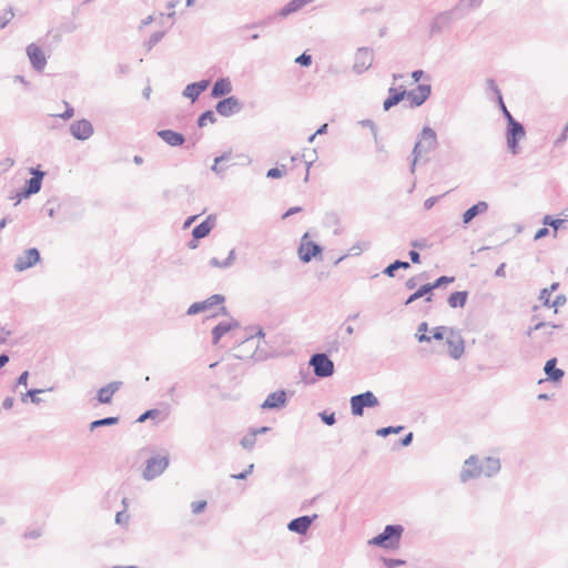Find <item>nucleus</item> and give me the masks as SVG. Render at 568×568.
Returning <instances> with one entry per match:
<instances>
[{
    "label": "nucleus",
    "mask_w": 568,
    "mask_h": 568,
    "mask_svg": "<svg viewBox=\"0 0 568 568\" xmlns=\"http://www.w3.org/2000/svg\"><path fill=\"white\" fill-rule=\"evenodd\" d=\"M404 532V527L399 524L386 525L384 530L368 540V544L384 549H397Z\"/></svg>",
    "instance_id": "f257e3e1"
},
{
    "label": "nucleus",
    "mask_w": 568,
    "mask_h": 568,
    "mask_svg": "<svg viewBox=\"0 0 568 568\" xmlns=\"http://www.w3.org/2000/svg\"><path fill=\"white\" fill-rule=\"evenodd\" d=\"M437 134L435 130H433L430 126H424L418 141L415 143L412 155L413 160L410 163V172H415L416 163L418 158L423 153H428L436 149L437 146Z\"/></svg>",
    "instance_id": "f03ea898"
},
{
    "label": "nucleus",
    "mask_w": 568,
    "mask_h": 568,
    "mask_svg": "<svg viewBox=\"0 0 568 568\" xmlns=\"http://www.w3.org/2000/svg\"><path fill=\"white\" fill-rule=\"evenodd\" d=\"M351 413L353 416L361 417L364 415L365 408H375L379 405V400L372 390L353 395L349 399Z\"/></svg>",
    "instance_id": "7ed1b4c3"
},
{
    "label": "nucleus",
    "mask_w": 568,
    "mask_h": 568,
    "mask_svg": "<svg viewBox=\"0 0 568 568\" xmlns=\"http://www.w3.org/2000/svg\"><path fill=\"white\" fill-rule=\"evenodd\" d=\"M526 135L524 125L516 119L509 120L506 125V142L509 152L517 155L520 152L519 141Z\"/></svg>",
    "instance_id": "20e7f679"
},
{
    "label": "nucleus",
    "mask_w": 568,
    "mask_h": 568,
    "mask_svg": "<svg viewBox=\"0 0 568 568\" xmlns=\"http://www.w3.org/2000/svg\"><path fill=\"white\" fill-rule=\"evenodd\" d=\"M308 365L313 368V373L318 378H327L334 375V362L326 353H315L311 356Z\"/></svg>",
    "instance_id": "39448f33"
},
{
    "label": "nucleus",
    "mask_w": 568,
    "mask_h": 568,
    "mask_svg": "<svg viewBox=\"0 0 568 568\" xmlns=\"http://www.w3.org/2000/svg\"><path fill=\"white\" fill-rule=\"evenodd\" d=\"M169 455L165 456H152L145 462L142 476L145 480H153L159 477L169 466Z\"/></svg>",
    "instance_id": "423d86ee"
},
{
    "label": "nucleus",
    "mask_w": 568,
    "mask_h": 568,
    "mask_svg": "<svg viewBox=\"0 0 568 568\" xmlns=\"http://www.w3.org/2000/svg\"><path fill=\"white\" fill-rule=\"evenodd\" d=\"M307 239L308 233H305L298 247V257L303 263H310L313 258L322 255L323 252V247L318 243Z\"/></svg>",
    "instance_id": "0eeeda50"
},
{
    "label": "nucleus",
    "mask_w": 568,
    "mask_h": 568,
    "mask_svg": "<svg viewBox=\"0 0 568 568\" xmlns=\"http://www.w3.org/2000/svg\"><path fill=\"white\" fill-rule=\"evenodd\" d=\"M30 174L32 176L28 179L21 187L22 196H31L33 194H37L41 190L45 172L42 171L40 166H37L30 169Z\"/></svg>",
    "instance_id": "6e6552de"
},
{
    "label": "nucleus",
    "mask_w": 568,
    "mask_h": 568,
    "mask_svg": "<svg viewBox=\"0 0 568 568\" xmlns=\"http://www.w3.org/2000/svg\"><path fill=\"white\" fill-rule=\"evenodd\" d=\"M432 94L430 84H418L415 89L406 90V98L409 101L410 108H418L423 105Z\"/></svg>",
    "instance_id": "1a4fd4ad"
},
{
    "label": "nucleus",
    "mask_w": 568,
    "mask_h": 568,
    "mask_svg": "<svg viewBox=\"0 0 568 568\" xmlns=\"http://www.w3.org/2000/svg\"><path fill=\"white\" fill-rule=\"evenodd\" d=\"M373 59L374 53L372 49L367 47L358 48L355 53L353 71L357 74H362L372 67Z\"/></svg>",
    "instance_id": "9d476101"
},
{
    "label": "nucleus",
    "mask_w": 568,
    "mask_h": 568,
    "mask_svg": "<svg viewBox=\"0 0 568 568\" xmlns=\"http://www.w3.org/2000/svg\"><path fill=\"white\" fill-rule=\"evenodd\" d=\"M41 260L40 251L37 247H31L17 257V261L14 263V268L18 272L26 271L32 266H34L37 263H39Z\"/></svg>",
    "instance_id": "9b49d317"
},
{
    "label": "nucleus",
    "mask_w": 568,
    "mask_h": 568,
    "mask_svg": "<svg viewBox=\"0 0 568 568\" xmlns=\"http://www.w3.org/2000/svg\"><path fill=\"white\" fill-rule=\"evenodd\" d=\"M242 108L243 105L241 101L234 95H230L220 100L215 105L216 112L222 116H231L236 114L242 110Z\"/></svg>",
    "instance_id": "f8f14e48"
},
{
    "label": "nucleus",
    "mask_w": 568,
    "mask_h": 568,
    "mask_svg": "<svg viewBox=\"0 0 568 568\" xmlns=\"http://www.w3.org/2000/svg\"><path fill=\"white\" fill-rule=\"evenodd\" d=\"M224 301H225L224 295L213 294L204 301L195 302V303L191 304L186 311V315H189V316L196 315L201 312L212 308L213 306L223 304Z\"/></svg>",
    "instance_id": "ddd939ff"
},
{
    "label": "nucleus",
    "mask_w": 568,
    "mask_h": 568,
    "mask_svg": "<svg viewBox=\"0 0 568 568\" xmlns=\"http://www.w3.org/2000/svg\"><path fill=\"white\" fill-rule=\"evenodd\" d=\"M318 518L317 514H314L312 516L304 515L296 517L288 521L287 529L292 532H295L297 535L304 536L307 534L311 525Z\"/></svg>",
    "instance_id": "4468645a"
},
{
    "label": "nucleus",
    "mask_w": 568,
    "mask_h": 568,
    "mask_svg": "<svg viewBox=\"0 0 568 568\" xmlns=\"http://www.w3.org/2000/svg\"><path fill=\"white\" fill-rule=\"evenodd\" d=\"M93 125L92 123L87 119H81L78 121H74L70 125V133L71 135L80 141H85L90 139L93 134Z\"/></svg>",
    "instance_id": "2eb2a0df"
},
{
    "label": "nucleus",
    "mask_w": 568,
    "mask_h": 568,
    "mask_svg": "<svg viewBox=\"0 0 568 568\" xmlns=\"http://www.w3.org/2000/svg\"><path fill=\"white\" fill-rule=\"evenodd\" d=\"M480 475H481V468L479 465V459L477 456L471 455L464 463L463 469L459 475L460 480L463 483H466L469 479L479 477Z\"/></svg>",
    "instance_id": "dca6fc26"
},
{
    "label": "nucleus",
    "mask_w": 568,
    "mask_h": 568,
    "mask_svg": "<svg viewBox=\"0 0 568 568\" xmlns=\"http://www.w3.org/2000/svg\"><path fill=\"white\" fill-rule=\"evenodd\" d=\"M448 345V354L452 358L458 359L462 357L465 351V343L463 337L454 329H449V334L446 337Z\"/></svg>",
    "instance_id": "f3484780"
},
{
    "label": "nucleus",
    "mask_w": 568,
    "mask_h": 568,
    "mask_svg": "<svg viewBox=\"0 0 568 568\" xmlns=\"http://www.w3.org/2000/svg\"><path fill=\"white\" fill-rule=\"evenodd\" d=\"M454 14L453 10L438 13L429 24V38L440 33L446 27H448L453 21Z\"/></svg>",
    "instance_id": "a211bd4d"
},
{
    "label": "nucleus",
    "mask_w": 568,
    "mask_h": 568,
    "mask_svg": "<svg viewBox=\"0 0 568 568\" xmlns=\"http://www.w3.org/2000/svg\"><path fill=\"white\" fill-rule=\"evenodd\" d=\"M26 51L32 68L36 71H42L47 64V58L42 49L36 43H30L27 47Z\"/></svg>",
    "instance_id": "6ab92c4d"
},
{
    "label": "nucleus",
    "mask_w": 568,
    "mask_h": 568,
    "mask_svg": "<svg viewBox=\"0 0 568 568\" xmlns=\"http://www.w3.org/2000/svg\"><path fill=\"white\" fill-rule=\"evenodd\" d=\"M287 403V394L284 389L273 392L267 395L261 407L263 409H281Z\"/></svg>",
    "instance_id": "aec40b11"
},
{
    "label": "nucleus",
    "mask_w": 568,
    "mask_h": 568,
    "mask_svg": "<svg viewBox=\"0 0 568 568\" xmlns=\"http://www.w3.org/2000/svg\"><path fill=\"white\" fill-rule=\"evenodd\" d=\"M210 80H201L197 82L189 83L183 90V97L191 99L192 102L196 101L199 97L209 88Z\"/></svg>",
    "instance_id": "412c9836"
},
{
    "label": "nucleus",
    "mask_w": 568,
    "mask_h": 568,
    "mask_svg": "<svg viewBox=\"0 0 568 568\" xmlns=\"http://www.w3.org/2000/svg\"><path fill=\"white\" fill-rule=\"evenodd\" d=\"M558 359L549 358L544 366V373L551 383H559L565 376V371L557 367Z\"/></svg>",
    "instance_id": "4be33fe9"
},
{
    "label": "nucleus",
    "mask_w": 568,
    "mask_h": 568,
    "mask_svg": "<svg viewBox=\"0 0 568 568\" xmlns=\"http://www.w3.org/2000/svg\"><path fill=\"white\" fill-rule=\"evenodd\" d=\"M404 98H406V89L400 85L399 88L390 87L388 89V97L383 102L384 111L390 110L397 105Z\"/></svg>",
    "instance_id": "5701e85b"
},
{
    "label": "nucleus",
    "mask_w": 568,
    "mask_h": 568,
    "mask_svg": "<svg viewBox=\"0 0 568 568\" xmlns=\"http://www.w3.org/2000/svg\"><path fill=\"white\" fill-rule=\"evenodd\" d=\"M236 327H240V323L236 320H231L230 322H220L212 329V344L217 345L223 335Z\"/></svg>",
    "instance_id": "b1692460"
},
{
    "label": "nucleus",
    "mask_w": 568,
    "mask_h": 568,
    "mask_svg": "<svg viewBox=\"0 0 568 568\" xmlns=\"http://www.w3.org/2000/svg\"><path fill=\"white\" fill-rule=\"evenodd\" d=\"M121 386L122 382L115 381L101 387L97 394L98 402L100 404H110L112 402L113 395L120 389Z\"/></svg>",
    "instance_id": "393cba45"
},
{
    "label": "nucleus",
    "mask_w": 568,
    "mask_h": 568,
    "mask_svg": "<svg viewBox=\"0 0 568 568\" xmlns=\"http://www.w3.org/2000/svg\"><path fill=\"white\" fill-rule=\"evenodd\" d=\"M158 136L170 146H182L185 142V136L182 133L171 129L158 131Z\"/></svg>",
    "instance_id": "a878e982"
},
{
    "label": "nucleus",
    "mask_w": 568,
    "mask_h": 568,
    "mask_svg": "<svg viewBox=\"0 0 568 568\" xmlns=\"http://www.w3.org/2000/svg\"><path fill=\"white\" fill-rule=\"evenodd\" d=\"M214 226H215V217L212 215H209L203 222L197 224L192 230V237H194L195 240L204 239L211 233V231L213 230Z\"/></svg>",
    "instance_id": "bb28decb"
},
{
    "label": "nucleus",
    "mask_w": 568,
    "mask_h": 568,
    "mask_svg": "<svg viewBox=\"0 0 568 568\" xmlns=\"http://www.w3.org/2000/svg\"><path fill=\"white\" fill-rule=\"evenodd\" d=\"M232 83L229 78H219L211 90V97L219 99L232 92Z\"/></svg>",
    "instance_id": "cd10ccee"
},
{
    "label": "nucleus",
    "mask_w": 568,
    "mask_h": 568,
    "mask_svg": "<svg viewBox=\"0 0 568 568\" xmlns=\"http://www.w3.org/2000/svg\"><path fill=\"white\" fill-rule=\"evenodd\" d=\"M488 211V203L478 201L463 213V223L469 224L476 216L484 214Z\"/></svg>",
    "instance_id": "c85d7f7f"
},
{
    "label": "nucleus",
    "mask_w": 568,
    "mask_h": 568,
    "mask_svg": "<svg viewBox=\"0 0 568 568\" xmlns=\"http://www.w3.org/2000/svg\"><path fill=\"white\" fill-rule=\"evenodd\" d=\"M433 292L430 290V286L428 283L426 284H423L422 286H419L413 294H410L404 305H410L412 303H414L415 301L424 297L425 302L429 303L433 301Z\"/></svg>",
    "instance_id": "c756f323"
},
{
    "label": "nucleus",
    "mask_w": 568,
    "mask_h": 568,
    "mask_svg": "<svg viewBox=\"0 0 568 568\" xmlns=\"http://www.w3.org/2000/svg\"><path fill=\"white\" fill-rule=\"evenodd\" d=\"M484 0H459L452 9L459 18L464 17L469 10L477 9L483 4Z\"/></svg>",
    "instance_id": "7c9ffc66"
},
{
    "label": "nucleus",
    "mask_w": 568,
    "mask_h": 568,
    "mask_svg": "<svg viewBox=\"0 0 568 568\" xmlns=\"http://www.w3.org/2000/svg\"><path fill=\"white\" fill-rule=\"evenodd\" d=\"M481 474H485L487 477H491L499 473L500 470V462L498 458L486 457L484 462L480 464Z\"/></svg>",
    "instance_id": "2f4dec72"
},
{
    "label": "nucleus",
    "mask_w": 568,
    "mask_h": 568,
    "mask_svg": "<svg viewBox=\"0 0 568 568\" xmlns=\"http://www.w3.org/2000/svg\"><path fill=\"white\" fill-rule=\"evenodd\" d=\"M468 295L469 294L467 291L453 292L452 294H449V296L447 298V303H448L449 307H452V308H457V307L463 308L467 303Z\"/></svg>",
    "instance_id": "473e14b6"
},
{
    "label": "nucleus",
    "mask_w": 568,
    "mask_h": 568,
    "mask_svg": "<svg viewBox=\"0 0 568 568\" xmlns=\"http://www.w3.org/2000/svg\"><path fill=\"white\" fill-rule=\"evenodd\" d=\"M323 223L327 227H334V235H341L343 233V229L341 227V219L336 212H327L324 216Z\"/></svg>",
    "instance_id": "72a5a7b5"
},
{
    "label": "nucleus",
    "mask_w": 568,
    "mask_h": 568,
    "mask_svg": "<svg viewBox=\"0 0 568 568\" xmlns=\"http://www.w3.org/2000/svg\"><path fill=\"white\" fill-rule=\"evenodd\" d=\"M409 267H410V264L408 262L402 261V260H395L394 262L388 264L383 270V274L388 277H394L397 270H399V268L408 270Z\"/></svg>",
    "instance_id": "f704fd0d"
},
{
    "label": "nucleus",
    "mask_w": 568,
    "mask_h": 568,
    "mask_svg": "<svg viewBox=\"0 0 568 568\" xmlns=\"http://www.w3.org/2000/svg\"><path fill=\"white\" fill-rule=\"evenodd\" d=\"M120 420V417L119 416H109V417H104V418H101V419H97V420H93L90 423V430L93 432L97 428H100V427H103V426H112V425H115L118 424Z\"/></svg>",
    "instance_id": "c9c22d12"
},
{
    "label": "nucleus",
    "mask_w": 568,
    "mask_h": 568,
    "mask_svg": "<svg viewBox=\"0 0 568 568\" xmlns=\"http://www.w3.org/2000/svg\"><path fill=\"white\" fill-rule=\"evenodd\" d=\"M62 203L59 202L57 199H49L44 205H43V210L47 212V214L51 217V219H54L55 217V214L58 211L61 210L62 207Z\"/></svg>",
    "instance_id": "e433bc0d"
},
{
    "label": "nucleus",
    "mask_w": 568,
    "mask_h": 568,
    "mask_svg": "<svg viewBox=\"0 0 568 568\" xmlns=\"http://www.w3.org/2000/svg\"><path fill=\"white\" fill-rule=\"evenodd\" d=\"M559 287V283L555 282L549 287H545L540 291L539 300L545 306H550V295Z\"/></svg>",
    "instance_id": "4c0bfd02"
},
{
    "label": "nucleus",
    "mask_w": 568,
    "mask_h": 568,
    "mask_svg": "<svg viewBox=\"0 0 568 568\" xmlns=\"http://www.w3.org/2000/svg\"><path fill=\"white\" fill-rule=\"evenodd\" d=\"M301 10V7L295 0H291L287 2L281 10L278 11V16L281 18H286L292 13H295Z\"/></svg>",
    "instance_id": "58836bf2"
},
{
    "label": "nucleus",
    "mask_w": 568,
    "mask_h": 568,
    "mask_svg": "<svg viewBox=\"0 0 568 568\" xmlns=\"http://www.w3.org/2000/svg\"><path fill=\"white\" fill-rule=\"evenodd\" d=\"M216 116L214 114V112L212 110H206L204 111L197 119V126L199 128H203L206 125L207 122L210 123H215L216 122Z\"/></svg>",
    "instance_id": "ea45409f"
},
{
    "label": "nucleus",
    "mask_w": 568,
    "mask_h": 568,
    "mask_svg": "<svg viewBox=\"0 0 568 568\" xmlns=\"http://www.w3.org/2000/svg\"><path fill=\"white\" fill-rule=\"evenodd\" d=\"M454 281H455L454 276L442 275L438 278H436L434 282L428 283V284H429L430 290L433 292L434 290H437V288H440L443 286H446V285L453 283Z\"/></svg>",
    "instance_id": "a19ab883"
},
{
    "label": "nucleus",
    "mask_w": 568,
    "mask_h": 568,
    "mask_svg": "<svg viewBox=\"0 0 568 568\" xmlns=\"http://www.w3.org/2000/svg\"><path fill=\"white\" fill-rule=\"evenodd\" d=\"M428 331V324L426 322H422L418 325L416 338L419 343H429L432 341V337L426 334Z\"/></svg>",
    "instance_id": "79ce46f5"
},
{
    "label": "nucleus",
    "mask_w": 568,
    "mask_h": 568,
    "mask_svg": "<svg viewBox=\"0 0 568 568\" xmlns=\"http://www.w3.org/2000/svg\"><path fill=\"white\" fill-rule=\"evenodd\" d=\"M404 428L405 427L402 426V425L382 427V428H378L376 430V435L381 436V437H387L390 434H399V433H402L404 430Z\"/></svg>",
    "instance_id": "37998d69"
},
{
    "label": "nucleus",
    "mask_w": 568,
    "mask_h": 568,
    "mask_svg": "<svg viewBox=\"0 0 568 568\" xmlns=\"http://www.w3.org/2000/svg\"><path fill=\"white\" fill-rule=\"evenodd\" d=\"M274 19H275V17H267V18H265V19H263V20H260V21H256V22H253V23H251V24H246V26L242 27V28L240 29V31H244V30H246V29H253V28H255V29H263V28H266V27H268L270 24H272V22H273V20H274Z\"/></svg>",
    "instance_id": "c03bdc74"
},
{
    "label": "nucleus",
    "mask_w": 568,
    "mask_h": 568,
    "mask_svg": "<svg viewBox=\"0 0 568 568\" xmlns=\"http://www.w3.org/2000/svg\"><path fill=\"white\" fill-rule=\"evenodd\" d=\"M256 443V433L250 430L242 439L241 445L244 449L251 450L254 448Z\"/></svg>",
    "instance_id": "a18cd8bd"
},
{
    "label": "nucleus",
    "mask_w": 568,
    "mask_h": 568,
    "mask_svg": "<svg viewBox=\"0 0 568 568\" xmlns=\"http://www.w3.org/2000/svg\"><path fill=\"white\" fill-rule=\"evenodd\" d=\"M13 17L14 12L11 7L0 12V29H4Z\"/></svg>",
    "instance_id": "49530a36"
},
{
    "label": "nucleus",
    "mask_w": 568,
    "mask_h": 568,
    "mask_svg": "<svg viewBox=\"0 0 568 568\" xmlns=\"http://www.w3.org/2000/svg\"><path fill=\"white\" fill-rule=\"evenodd\" d=\"M163 37V31L153 32L150 36L149 40L145 42L146 50L150 51L154 45H156L162 40Z\"/></svg>",
    "instance_id": "de8ad7c7"
},
{
    "label": "nucleus",
    "mask_w": 568,
    "mask_h": 568,
    "mask_svg": "<svg viewBox=\"0 0 568 568\" xmlns=\"http://www.w3.org/2000/svg\"><path fill=\"white\" fill-rule=\"evenodd\" d=\"M160 415H161V410H159L156 408L148 409L138 417L136 422L144 423L146 419H154V418L159 417Z\"/></svg>",
    "instance_id": "09e8293b"
},
{
    "label": "nucleus",
    "mask_w": 568,
    "mask_h": 568,
    "mask_svg": "<svg viewBox=\"0 0 568 568\" xmlns=\"http://www.w3.org/2000/svg\"><path fill=\"white\" fill-rule=\"evenodd\" d=\"M286 173V168L285 165H282L281 168L280 166H275V168H272L267 171L266 173V176L268 179H280L282 178L284 174Z\"/></svg>",
    "instance_id": "8fccbe9b"
},
{
    "label": "nucleus",
    "mask_w": 568,
    "mask_h": 568,
    "mask_svg": "<svg viewBox=\"0 0 568 568\" xmlns=\"http://www.w3.org/2000/svg\"><path fill=\"white\" fill-rule=\"evenodd\" d=\"M362 251H363V248H362L361 244H359V243H357V244L353 245V246L349 248L348 253H346V254L342 255L341 257H338V258L335 261V263H334V264H335V265L339 264L344 258H346V257H347V256H349V255H354V256H355V255H359V254L362 253Z\"/></svg>",
    "instance_id": "3c124183"
},
{
    "label": "nucleus",
    "mask_w": 568,
    "mask_h": 568,
    "mask_svg": "<svg viewBox=\"0 0 568 568\" xmlns=\"http://www.w3.org/2000/svg\"><path fill=\"white\" fill-rule=\"evenodd\" d=\"M321 420L327 425L333 426L336 423L335 413H327L326 410H323L318 414Z\"/></svg>",
    "instance_id": "603ef678"
},
{
    "label": "nucleus",
    "mask_w": 568,
    "mask_h": 568,
    "mask_svg": "<svg viewBox=\"0 0 568 568\" xmlns=\"http://www.w3.org/2000/svg\"><path fill=\"white\" fill-rule=\"evenodd\" d=\"M359 124L362 126L371 129L373 138H374V141H375V143H377L378 130H377V126H376L375 122L373 120H371V119H365V120L359 121Z\"/></svg>",
    "instance_id": "864d4df0"
},
{
    "label": "nucleus",
    "mask_w": 568,
    "mask_h": 568,
    "mask_svg": "<svg viewBox=\"0 0 568 568\" xmlns=\"http://www.w3.org/2000/svg\"><path fill=\"white\" fill-rule=\"evenodd\" d=\"M564 222H565V220H561V219H554V217H552V216H550V215H546V216L544 217V221H542V223H544L545 225H549V226H551V227L555 230V232L559 229V226H560Z\"/></svg>",
    "instance_id": "5fc2aeb1"
},
{
    "label": "nucleus",
    "mask_w": 568,
    "mask_h": 568,
    "mask_svg": "<svg viewBox=\"0 0 568 568\" xmlns=\"http://www.w3.org/2000/svg\"><path fill=\"white\" fill-rule=\"evenodd\" d=\"M424 277H427V273L426 272H423L420 273L419 275H416V276H412L409 277L406 283H405V286L407 290H414L416 288L417 286V283L420 278H424Z\"/></svg>",
    "instance_id": "6e6d98bb"
},
{
    "label": "nucleus",
    "mask_w": 568,
    "mask_h": 568,
    "mask_svg": "<svg viewBox=\"0 0 568 568\" xmlns=\"http://www.w3.org/2000/svg\"><path fill=\"white\" fill-rule=\"evenodd\" d=\"M497 103H498V106L500 109V111L503 112V115L504 118L506 119L507 123L509 122V120L511 121V119H515L511 113L509 112V110L507 109L505 102H504V99H503V95H499L498 99H496Z\"/></svg>",
    "instance_id": "4d7b16f0"
},
{
    "label": "nucleus",
    "mask_w": 568,
    "mask_h": 568,
    "mask_svg": "<svg viewBox=\"0 0 568 568\" xmlns=\"http://www.w3.org/2000/svg\"><path fill=\"white\" fill-rule=\"evenodd\" d=\"M382 560L386 568H396V567L405 565V560L397 559V558L383 557Z\"/></svg>",
    "instance_id": "13d9d810"
},
{
    "label": "nucleus",
    "mask_w": 568,
    "mask_h": 568,
    "mask_svg": "<svg viewBox=\"0 0 568 568\" xmlns=\"http://www.w3.org/2000/svg\"><path fill=\"white\" fill-rule=\"evenodd\" d=\"M43 392H44V389L34 388V389L28 390L26 393V396H29L31 403L39 405L42 402V399L38 395Z\"/></svg>",
    "instance_id": "bf43d9fd"
},
{
    "label": "nucleus",
    "mask_w": 568,
    "mask_h": 568,
    "mask_svg": "<svg viewBox=\"0 0 568 568\" xmlns=\"http://www.w3.org/2000/svg\"><path fill=\"white\" fill-rule=\"evenodd\" d=\"M449 329L450 328L447 326H437L433 329V335L430 337L436 341H442L445 336V333H449Z\"/></svg>",
    "instance_id": "052dcab7"
},
{
    "label": "nucleus",
    "mask_w": 568,
    "mask_h": 568,
    "mask_svg": "<svg viewBox=\"0 0 568 568\" xmlns=\"http://www.w3.org/2000/svg\"><path fill=\"white\" fill-rule=\"evenodd\" d=\"M295 62L302 67H310L312 64V55L303 52L295 59Z\"/></svg>",
    "instance_id": "680f3d73"
},
{
    "label": "nucleus",
    "mask_w": 568,
    "mask_h": 568,
    "mask_svg": "<svg viewBox=\"0 0 568 568\" xmlns=\"http://www.w3.org/2000/svg\"><path fill=\"white\" fill-rule=\"evenodd\" d=\"M410 246L414 250H424V248H427L429 246V244L426 239H417V240L410 241Z\"/></svg>",
    "instance_id": "e2e57ef3"
},
{
    "label": "nucleus",
    "mask_w": 568,
    "mask_h": 568,
    "mask_svg": "<svg viewBox=\"0 0 568 568\" xmlns=\"http://www.w3.org/2000/svg\"><path fill=\"white\" fill-rule=\"evenodd\" d=\"M129 518H130V516L128 515L125 509H123V510L116 513V515H115V523L118 525L128 524Z\"/></svg>",
    "instance_id": "0e129e2a"
},
{
    "label": "nucleus",
    "mask_w": 568,
    "mask_h": 568,
    "mask_svg": "<svg viewBox=\"0 0 568 568\" xmlns=\"http://www.w3.org/2000/svg\"><path fill=\"white\" fill-rule=\"evenodd\" d=\"M206 505H207V504H206V501H205V500L193 501V503L191 504L192 511H193L194 514H200V513H202V511L205 509Z\"/></svg>",
    "instance_id": "69168bd1"
},
{
    "label": "nucleus",
    "mask_w": 568,
    "mask_h": 568,
    "mask_svg": "<svg viewBox=\"0 0 568 568\" xmlns=\"http://www.w3.org/2000/svg\"><path fill=\"white\" fill-rule=\"evenodd\" d=\"M567 302V297L566 295L564 294H559L555 297V300L550 303V306L549 307H555L557 310V307L559 306H562L565 305Z\"/></svg>",
    "instance_id": "338daca9"
},
{
    "label": "nucleus",
    "mask_w": 568,
    "mask_h": 568,
    "mask_svg": "<svg viewBox=\"0 0 568 568\" xmlns=\"http://www.w3.org/2000/svg\"><path fill=\"white\" fill-rule=\"evenodd\" d=\"M568 138V123L565 125L561 134L555 140V146H560Z\"/></svg>",
    "instance_id": "774afa93"
}]
</instances>
